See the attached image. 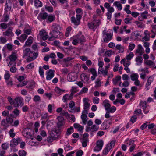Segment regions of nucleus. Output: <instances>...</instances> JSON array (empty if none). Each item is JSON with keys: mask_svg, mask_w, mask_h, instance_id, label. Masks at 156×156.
I'll return each mask as SVG.
<instances>
[{"mask_svg": "<svg viewBox=\"0 0 156 156\" xmlns=\"http://www.w3.org/2000/svg\"><path fill=\"white\" fill-rule=\"evenodd\" d=\"M23 57L24 58L27 57V61L30 62L35 60L38 55L37 52H34L31 51L30 48H27L25 46L23 48Z\"/></svg>", "mask_w": 156, "mask_h": 156, "instance_id": "f257e3e1", "label": "nucleus"}, {"mask_svg": "<svg viewBox=\"0 0 156 156\" xmlns=\"http://www.w3.org/2000/svg\"><path fill=\"white\" fill-rule=\"evenodd\" d=\"M101 23V21L100 20H93L91 22L88 23L87 26L90 29L95 31L96 29L99 27Z\"/></svg>", "mask_w": 156, "mask_h": 156, "instance_id": "f03ea898", "label": "nucleus"}, {"mask_svg": "<svg viewBox=\"0 0 156 156\" xmlns=\"http://www.w3.org/2000/svg\"><path fill=\"white\" fill-rule=\"evenodd\" d=\"M24 105L23 99L21 97H16L14 100L13 105L15 108L21 107Z\"/></svg>", "mask_w": 156, "mask_h": 156, "instance_id": "7ed1b4c3", "label": "nucleus"}, {"mask_svg": "<svg viewBox=\"0 0 156 156\" xmlns=\"http://www.w3.org/2000/svg\"><path fill=\"white\" fill-rule=\"evenodd\" d=\"M82 16L80 14H76V17L72 16L71 18V22L73 23L75 25L78 26L80 23V20L82 18Z\"/></svg>", "mask_w": 156, "mask_h": 156, "instance_id": "20e7f679", "label": "nucleus"}, {"mask_svg": "<svg viewBox=\"0 0 156 156\" xmlns=\"http://www.w3.org/2000/svg\"><path fill=\"white\" fill-rule=\"evenodd\" d=\"M103 36L104 38L103 39L104 42H108L112 38V34L111 33L106 32L105 30L103 31Z\"/></svg>", "mask_w": 156, "mask_h": 156, "instance_id": "39448f33", "label": "nucleus"}, {"mask_svg": "<svg viewBox=\"0 0 156 156\" xmlns=\"http://www.w3.org/2000/svg\"><path fill=\"white\" fill-rule=\"evenodd\" d=\"M99 128V126H98L95 125H93L91 126V127L86 126L85 130L86 132H91V134L92 135L93 133L97 131Z\"/></svg>", "mask_w": 156, "mask_h": 156, "instance_id": "423d86ee", "label": "nucleus"}, {"mask_svg": "<svg viewBox=\"0 0 156 156\" xmlns=\"http://www.w3.org/2000/svg\"><path fill=\"white\" fill-rule=\"evenodd\" d=\"M30 129L29 128H27L24 129L22 131V133L23 136L28 138L33 139L32 135L30 132Z\"/></svg>", "mask_w": 156, "mask_h": 156, "instance_id": "0eeeda50", "label": "nucleus"}, {"mask_svg": "<svg viewBox=\"0 0 156 156\" xmlns=\"http://www.w3.org/2000/svg\"><path fill=\"white\" fill-rule=\"evenodd\" d=\"M140 105L142 107L144 112L145 114L147 113L149 111V105H147L146 101H141Z\"/></svg>", "mask_w": 156, "mask_h": 156, "instance_id": "6e6552de", "label": "nucleus"}, {"mask_svg": "<svg viewBox=\"0 0 156 156\" xmlns=\"http://www.w3.org/2000/svg\"><path fill=\"white\" fill-rule=\"evenodd\" d=\"M103 145V142L101 140H98L97 142L96 146L94 149V151H99L102 149Z\"/></svg>", "mask_w": 156, "mask_h": 156, "instance_id": "1a4fd4ad", "label": "nucleus"}, {"mask_svg": "<svg viewBox=\"0 0 156 156\" xmlns=\"http://www.w3.org/2000/svg\"><path fill=\"white\" fill-rule=\"evenodd\" d=\"M21 141V140L20 138H17L16 139L13 138L10 142V147H13L17 146Z\"/></svg>", "mask_w": 156, "mask_h": 156, "instance_id": "9d476101", "label": "nucleus"}, {"mask_svg": "<svg viewBox=\"0 0 156 156\" xmlns=\"http://www.w3.org/2000/svg\"><path fill=\"white\" fill-rule=\"evenodd\" d=\"M112 124V122H108V120L105 121L101 126V129L102 130H106L108 129L111 125Z\"/></svg>", "mask_w": 156, "mask_h": 156, "instance_id": "9b49d317", "label": "nucleus"}, {"mask_svg": "<svg viewBox=\"0 0 156 156\" xmlns=\"http://www.w3.org/2000/svg\"><path fill=\"white\" fill-rule=\"evenodd\" d=\"M48 17V14L46 12H40L37 16V19L40 21L45 20Z\"/></svg>", "mask_w": 156, "mask_h": 156, "instance_id": "f8f14e48", "label": "nucleus"}, {"mask_svg": "<svg viewBox=\"0 0 156 156\" xmlns=\"http://www.w3.org/2000/svg\"><path fill=\"white\" fill-rule=\"evenodd\" d=\"M39 35L43 40H45L48 38V33L44 29H42L39 32Z\"/></svg>", "mask_w": 156, "mask_h": 156, "instance_id": "ddd939ff", "label": "nucleus"}, {"mask_svg": "<svg viewBox=\"0 0 156 156\" xmlns=\"http://www.w3.org/2000/svg\"><path fill=\"white\" fill-rule=\"evenodd\" d=\"M12 29L13 28L12 27H9L7 30L3 33V34L8 37L14 36V33L12 32Z\"/></svg>", "mask_w": 156, "mask_h": 156, "instance_id": "4468645a", "label": "nucleus"}, {"mask_svg": "<svg viewBox=\"0 0 156 156\" xmlns=\"http://www.w3.org/2000/svg\"><path fill=\"white\" fill-rule=\"evenodd\" d=\"M60 29V25L56 24H53L51 27L52 31H53L54 33H56L57 34H59L60 33L59 30Z\"/></svg>", "mask_w": 156, "mask_h": 156, "instance_id": "2eb2a0df", "label": "nucleus"}, {"mask_svg": "<svg viewBox=\"0 0 156 156\" xmlns=\"http://www.w3.org/2000/svg\"><path fill=\"white\" fill-rule=\"evenodd\" d=\"M55 71L52 69H50L47 72V76L46 79L47 80H50L54 76Z\"/></svg>", "mask_w": 156, "mask_h": 156, "instance_id": "dca6fc26", "label": "nucleus"}, {"mask_svg": "<svg viewBox=\"0 0 156 156\" xmlns=\"http://www.w3.org/2000/svg\"><path fill=\"white\" fill-rule=\"evenodd\" d=\"M143 48L140 44H139L137 46V48L136 51V55L138 56H141L143 54Z\"/></svg>", "mask_w": 156, "mask_h": 156, "instance_id": "f3484780", "label": "nucleus"}, {"mask_svg": "<svg viewBox=\"0 0 156 156\" xmlns=\"http://www.w3.org/2000/svg\"><path fill=\"white\" fill-rule=\"evenodd\" d=\"M12 3L10 0H8L6 2L5 5V11L7 12L10 11L12 9Z\"/></svg>", "mask_w": 156, "mask_h": 156, "instance_id": "a211bd4d", "label": "nucleus"}, {"mask_svg": "<svg viewBox=\"0 0 156 156\" xmlns=\"http://www.w3.org/2000/svg\"><path fill=\"white\" fill-rule=\"evenodd\" d=\"M67 79L68 81L69 82L75 81L76 79L75 73H69L67 75Z\"/></svg>", "mask_w": 156, "mask_h": 156, "instance_id": "6ab92c4d", "label": "nucleus"}, {"mask_svg": "<svg viewBox=\"0 0 156 156\" xmlns=\"http://www.w3.org/2000/svg\"><path fill=\"white\" fill-rule=\"evenodd\" d=\"M10 123L6 120L5 119H3L1 122V125L3 127V129L6 130L9 126Z\"/></svg>", "mask_w": 156, "mask_h": 156, "instance_id": "aec40b11", "label": "nucleus"}, {"mask_svg": "<svg viewBox=\"0 0 156 156\" xmlns=\"http://www.w3.org/2000/svg\"><path fill=\"white\" fill-rule=\"evenodd\" d=\"M57 125L59 127L63 126L65 123L64 118L62 116L58 117Z\"/></svg>", "mask_w": 156, "mask_h": 156, "instance_id": "412c9836", "label": "nucleus"}, {"mask_svg": "<svg viewBox=\"0 0 156 156\" xmlns=\"http://www.w3.org/2000/svg\"><path fill=\"white\" fill-rule=\"evenodd\" d=\"M46 22L48 23H50L55 20V17L54 15L50 14L48 15V17L47 18Z\"/></svg>", "mask_w": 156, "mask_h": 156, "instance_id": "4be33fe9", "label": "nucleus"}, {"mask_svg": "<svg viewBox=\"0 0 156 156\" xmlns=\"http://www.w3.org/2000/svg\"><path fill=\"white\" fill-rule=\"evenodd\" d=\"M11 62H15L17 58V55L16 53L12 52L9 57Z\"/></svg>", "mask_w": 156, "mask_h": 156, "instance_id": "5701e85b", "label": "nucleus"}, {"mask_svg": "<svg viewBox=\"0 0 156 156\" xmlns=\"http://www.w3.org/2000/svg\"><path fill=\"white\" fill-rule=\"evenodd\" d=\"M143 58L141 56H138L136 57L135 58L136 65L137 66L141 65L143 62Z\"/></svg>", "mask_w": 156, "mask_h": 156, "instance_id": "b1692460", "label": "nucleus"}, {"mask_svg": "<svg viewBox=\"0 0 156 156\" xmlns=\"http://www.w3.org/2000/svg\"><path fill=\"white\" fill-rule=\"evenodd\" d=\"M109 102V101L108 100H105L103 101L102 105L104 106L106 111L111 106Z\"/></svg>", "mask_w": 156, "mask_h": 156, "instance_id": "393cba45", "label": "nucleus"}, {"mask_svg": "<svg viewBox=\"0 0 156 156\" xmlns=\"http://www.w3.org/2000/svg\"><path fill=\"white\" fill-rule=\"evenodd\" d=\"M27 37V35L26 34H23L20 37H18L17 39L19 40L21 42H23Z\"/></svg>", "mask_w": 156, "mask_h": 156, "instance_id": "a878e982", "label": "nucleus"}, {"mask_svg": "<svg viewBox=\"0 0 156 156\" xmlns=\"http://www.w3.org/2000/svg\"><path fill=\"white\" fill-rule=\"evenodd\" d=\"M80 77L82 81H84V82H88L89 78L86 74L84 73L81 74Z\"/></svg>", "mask_w": 156, "mask_h": 156, "instance_id": "bb28decb", "label": "nucleus"}, {"mask_svg": "<svg viewBox=\"0 0 156 156\" xmlns=\"http://www.w3.org/2000/svg\"><path fill=\"white\" fill-rule=\"evenodd\" d=\"M73 126L75 129H78V130L80 132H82L84 129V126H82L79 124L75 123L73 125Z\"/></svg>", "mask_w": 156, "mask_h": 156, "instance_id": "cd10ccee", "label": "nucleus"}, {"mask_svg": "<svg viewBox=\"0 0 156 156\" xmlns=\"http://www.w3.org/2000/svg\"><path fill=\"white\" fill-rule=\"evenodd\" d=\"M9 19V15L8 14L5 13L2 16V18L0 22H6Z\"/></svg>", "mask_w": 156, "mask_h": 156, "instance_id": "c85d7f7f", "label": "nucleus"}, {"mask_svg": "<svg viewBox=\"0 0 156 156\" xmlns=\"http://www.w3.org/2000/svg\"><path fill=\"white\" fill-rule=\"evenodd\" d=\"M5 119L11 125L13 123V114H10L9 115L6 117Z\"/></svg>", "mask_w": 156, "mask_h": 156, "instance_id": "c756f323", "label": "nucleus"}, {"mask_svg": "<svg viewBox=\"0 0 156 156\" xmlns=\"http://www.w3.org/2000/svg\"><path fill=\"white\" fill-rule=\"evenodd\" d=\"M98 74H101L103 76H105L107 75L108 73V70H105V69H104L103 68L98 69Z\"/></svg>", "mask_w": 156, "mask_h": 156, "instance_id": "7c9ffc66", "label": "nucleus"}, {"mask_svg": "<svg viewBox=\"0 0 156 156\" xmlns=\"http://www.w3.org/2000/svg\"><path fill=\"white\" fill-rule=\"evenodd\" d=\"M33 38L32 37L30 36L26 41L24 46H25V47H26V46H29L30 45L33 43Z\"/></svg>", "mask_w": 156, "mask_h": 156, "instance_id": "2f4dec72", "label": "nucleus"}, {"mask_svg": "<svg viewBox=\"0 0 156 156\" xmlns=\"http://www.w3.org/2000/svg\"><path fill=\"white\" fill-rule=\"evenodd\" d=\"M130 61L129 60H127L125 58L122 59L120 62L121 64H123L124 66H129L131 63Z\"/></svg>", "mask_w": 156, "mask_h": 156, "instance_id": "473e14b6", "label": "nucleus"}, {"mask_svg": "<svg viewBox=\"0 0 156 156\" xmlns=\"http://www.w3.org/2000/svg\"><path fill=\"white\" fill-rule=\"evenodd\" d=\"M115 48L116 50H119V53H122L124 51V47L121 44H117L115 46Z\"/></svg>", "mask_w": 156, "mask_h": 156, "instance_id": "72a5a7b5", "label": "nucleus"}, {"mask_svg": "<svg viewBox=\"0 0 156 156\" xmlns=\"http://www.w3.org/2000/svg\"><path fill=\"white\" fill-rule=\"evenodd\" d=\"M113 5L116 6L119 10H121L122 9V6L119 1H115L113 3Z\"/></svg>", "mask_w": 156, "mask_h": 156, "instance_id": "f704fd0d", "label": "nucleus"}, {"mask_svg": "<svg viewBox=\"0 0 156 156\" xmlns=\"http://www.w3.org/2000/svg\"><path fill=\"white\" fill-rule=\"evenodd\" d=\"M77 39L80 43H82L85 41L84 36L82 35H77Z\"/></svg>", "mask_w": 156, "mask_h": 156, "instance_id": "c9c22d12", "label": "nucleus"}, {"mask_svg": "<svg viewBox=\"0 0 156 156\" xmlns=\"http://www.w3.org/2000/svg\"><path fill=\"white\" fill-rule=\"evenodd\" d=\"M51 135V137H52L53 138H57L59 135L58 130L56 129L53 130Z\"/></svg>", "mask_w": 156, "mask_h": 156, "instance_id": "e433bc0d", "label": "nucleus"}, {"mask_svg": "<svg viewBox=\"0 0 156 156\" xmlns=\"http://www.w3.org/2000/svg\"><path fill=\"white\" fill-rule=\"evenodd\" d=\"M59 34H57L56 33H53V31H52L51 32L50 34L51 35V37L49 38L48 40H51L52 38L54 37L55 38H57L58 37V35H59Z\"/></svg>", "mask_w": 156, "mask_h": 156, "instance_id": "4c0bfd02", "label": "nucleus"}, {"mask_svg": "<svg viewBox=\"0 0 156 156\" xmlns=\"http://www.w3.org/2000/svg\"><path fill=\"white\" fill-rule=\"evenodd\" d=\"M139 75L137 73H133L130 75V78L132 80L134 81L138 79Z\"/></svg>", "mask_w": 156, "mask_h": 156, "instance_id": "58836bf2", "label": "nucleus"}, {"mask_svg": "<svg viewBox=\"0 0 156 156\" xmlns=\"http://www.w3.org/2000/svg\"><path fill=\"white\" fill-rule=\"evenodd\" d=\"M34 5L37 7H41L42 6V3L39 0H34Z\"/></svg>", "mask_w": 156, "mask_h": 156, "instance_id": "ea45409f", "label": "nucleus"}, {"mask_svg": "<svg viewBox=\"0 0 156 156\" xmlns=\"http://www.w3.org/2000/svg\"><path fill=\"white\" fill-rule=\"evenodd\" d=\"M74 132L73 127L72 126L69 128L67 129L66 135L67 136H69Z\"/></svg>", "mask_w": 156, "mask_h": 156, "instance_id": "a19ab883", "label": "nucleus"}, {"mask_svg": "<svg viewBox=\"0 0 156 156\" xmlns=\"http://www.w3.org/2000/svg\"><path fill=\"white\" fill-rule=\"evenodd\" d=\"M115 140H113L111 141L109 144H108L107 145V146L108 147V149H111L112 148V147H114L115 145Z\"/></svg>", "mask_w": 156, "mask_h": 156, "instance_id": "79ce46f5", "label": "nucleus"}, {"mask_svg": "<svg viewBox=\"0 0 156 156\" xmlns=\"http://www.w3.org/2000/svg\"><path fill=\"white\" fill-rule=\"evenodd\" d=\"M81 117L83 124L84 125L86 124L87 122V119H86L87 115L82 114Z\"/></svg>", "mask_w": 156, "mask_h": 156, "instance_id": "37998d69", "label": "nucleus"}, {"mask_svg": "<svg viewBox=\"0 0 156 156\" xmlns=\"http://www.w3.org/2000/svg\"><path fill=\"white\" fill-rule=\"evenodd\" d=\"M144 64L151 66H154L155 65L154 63L151 60H147L144 62Z\"/></svg>", "mask_w": 156, "mask_h": 156, "instance_id": "c03bdc74", "label": "nucleus"}, {"mask_svg": "<svg viewBox=\"0 0 156 156\" xmlns=\"http://www.w3.org/2000/svg\"><path fill=\"white\" fill-rule=\"evenodd\" d=\"M14 132V129L13 128L11 129L9 132V134L10 136L12 138H13L16 135Z\"/></svg>", "mask_w": 156, "mask_h": 156, "instance_id": "a18cd8bd", "label": "nucleus"}, {"mask_svg": "<svg viewBox=\"0 0 156 156\" xmlns=\"http://www.w3.org/2000/svg\"><path fill=\"white\" fill-rule=\"evenodd\" d=\"M116 110V108L114 106H112V107H110L106 111L110 113H114Z\"/></svg>", "mask_w": 156, "mask_h": 156, "instance_id": "49530a36", "label": "nucleus"}, {"mask_svg": "<svg viewBox=\"0 0 156 156\" xmlns=\"http://www.w3.org/2000/svg\"><path fill=\"white\" fill-rule=\"evenodd\" d=\"M140 14L143 18L145 19H146L147 17L148 16V12L146 10L145 11L141 13Z\"/></svg>", "mask_w": 156, "mask_h": 156, "instance_id": "de8ad7c7", "label": "nucleus"}, {"mask_svg": "<svg viewBox=\"0 0 156 156\" xmlns=\"http://www.w3.org/2000/svg\"><path fill=\"white\" fill-rule=\"evenodd\" d=\"M89 141L88 138L83 139L82 142V146L83 147H86L87 145V143Z\"/></svg>", "mask_w": 156, "mask_h": 156, "instance_id": "09e8293b", "label": "nucleus"}, {"mask_svg": "<svg viewBox=\"0 0 156 156\" xmlns=\"http://www.w3.org/2000/svg\"><path fill=\"white\" fill-rule=\"evenodd\" d=\"M18 154L19 156H26L27 153L24 150L22 149L19 151Z\"/></svg>", "mask_w": 156, "mask_h": 156, "instance_id": "8fccbe9b", "label": "nucleus"}, {"mask_svg": "<svg viewBox=\"0 0 156 156\" xmlns=\"http://www.w3.org/2000/svg\"><path fill=\"white\" fill-rule=\"evenodd\" d=\"M153 80V78L152 76L150 77L148 79L147 83H146V85L147 86H149L151 84Z\"/></svg>", "mask_w": 156, "mask_h": 156, "instance_id": "3c124183", "label": "nucleus"}, {"mask_svg": "<svg viewBox=\"0 0 156 156\" xmlns=\"http://www.w3.org/2000/svg\"><path fill=\"white\" fill-rule=\"evenodd\" d=\"M134 55L133 52H130L129 55H126V59L127 60H130L134 56Z\"/></svg>", "mask_w": 156, "mask_h": 156, "instance_id": "603ef678", "label": "nucleus"}, {"mask_svg": "<svg viewBox=\"0 0 156 156\" xmlns=\"http://www.w3.org/2000/svg\"><path fill=\"white\" fill-rule=\"evenodd\" d=\"M5 73L4 75V78L6 80H7L9 79L10 77L9 72L7 70H5Z\"/></svg>", "mask_w": 156, "mask_h": 156, "instance_id": "864d4df0", "label": "nucleus"}, {"mask_svg": "<svg viewBox=\"0 0 156 156\" xmlns=\"http://www.w3.org/2000/svg\"><path fill=\"white\" fill-rule=\"evenodd\" d=\"M71 29L72 27L70 26H69L67 28L65 34V35L66 37H67L69 36Z\"/></svg>", "mask_w": 156, "mask_h": 156, "instance_id": "5fc2aeb1", "label": "nucleus"}, {"mask_svg": "<svg viewBox=\"0 0 156 156\" xmlns=\"http://www.w3.org/2000/svg\"><path fill=\"white\" fill-rule=\"evenodd\" d=\"M86 98H85L83 99L84 101V109H87L89 107L90 104L87 101H85L86 100Z\"/></svg>", "mask_w": 156, "mask_h": 156, "instance_id": "6e6d98bb", "label": "nucleus"}, {"mask_svg": "<svg viewBox=\"0 0 156 156\" xmlns=\"http://www.w3.org/2000/svg\"><path fill=\"white\" fill-rule=\"evenodd\" d=\"M88 71H90L93 75L97 76L96 71L95 69L93 68H91L88 69Z\"/></svg>", "mask_w": 156, "mask_h": 156, "instance_id": "4d7b16f0", "label": "nucleus"}, {"mask_svg": "<svg viewBox=\"0 0 156 156\" xmlns=\"http://www.w3.org/2000/svg\"><path fill=\"white\" fill-rule=\"evenodd\" d=\"M39 72L41 76L42 77L44 76V73L43 69L41 68V66L39 67Z\"/></svg>", "mask_w": 156, "mask_h": 156, "instance_id": "13d9d810", "label": "nucleus"}, {"mask_svg": "<svg viewBox=\"0 0 156 156\" xmlns=\"http://www.w3.org/2000/svg\"><path fill=\"white\" fill-rule=\"evenodd\" d=\"M7 27V24L5 23H2L0 24V28L2 30L5 29Z\"/></svg>", "mask_w": 156, "mask_h": 156, "instance_id": "bf43d9fd", "label": "nucleus"}, {"mask_svg": "<svg viewBox=\"0 0 156 156\" xmlns=\"http://www.w3.org/2000/svg\"><path fill=\"white\" fill-rule=\"evenodd\" d=\"M7 40L5 37H0V42L1 43L4 44L5 43Z\"/></svg>", "mask_w": 156, "mask_h": 156, "instance_id": "052dcab7", "label": "nucleus"}, {"mask_svg": "<svg viewBox=\"0 0 156 156\" xmlns=\"http://www.w3.org/2000/svg\"><path fill=\"white\" fill-rule=\"evenodd\" d=\"M112 50H108L105 52V56L110 57L111 55L112 54Z\"/></svg>", "mask_w": 156, "mask_h": 156, "instance_id": "680f3d73", "label": "nucleus"}, {"mask_svg": "<svg viewBox=\"0 0 156 156\" xmlns=\"http://www.w3.org/2000/svg\"><path fill=\"white\" fill-rule=\"evenodd\" d=\"M88 89L87 88L84 87H83L80 92L79 94H81L83 93H86L87 92Z\"/></svg>", "mask_w": 156, "mask_h": 156, "instance_id": "e2e57ef3", "label": "nucleus"}, {"mask_svg": "<svg viewBox=\"0 0 156 156\" xmlns=\"http://www.w3.org/2000/svg\"><path fill=\"white\" fill-rule=\"evenodd\" d=\"M139 71L143 72V73H145V74H146V73L148 74L149 73L148 68H147L141 69H139Z\"/></svg>", "mask_w": 156, "mask_h": 156, "instance_id": "0e129e2a", "label": "nucleus"}, {"mask_svg": "<svg viewBox=\"0 0 156 156\" xmlns=\"http://www.w3.org/2000/svg\"><path fill=\"white\" fill-rule=\"evenodd\" d=\"M55 92L58 94L61 93L62 91L64 92V90H62L61 89H60L58 87H55Z\"/></svg>", "mask_w": 156, "mask_h": 156, "instance_id": "69168bd1", "label": "nucleus"}, {"mask_svg": "<svg viewBox=\"0 0 156 156\" xmlns=\"http://www.w3.org/2000/svg\"><path fill=\"white\" fill-rule=\"evenodd\" d=\"M122 79L124 80H127L130 79V78L128 75L124 74L122 76Z\"/></svg>", "mask_w": 156, "mask_h": 156, "instance_id": "338daca9", "label": "nucleus"}, {"mask_svg": "<svg viewBox=\"0 0 156 156\" xmlns=\"http://www.w3.org/2000/svg\"><path fill=\"white\" fill-rule=\"evenodd\" d=\"M121 19L116 18L115 20V23L116 25H120L121 24Z\"/></svg>", "mask_w": 156, "mask_h": 156, "instance_id": "774afa93", "label": "nucleus"}]
</instances>
